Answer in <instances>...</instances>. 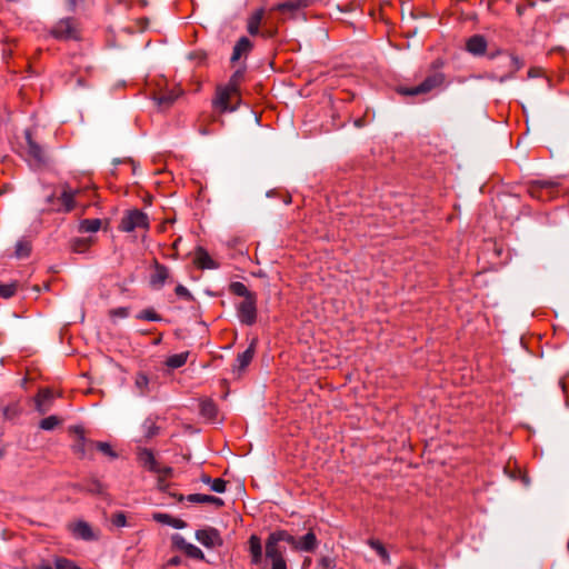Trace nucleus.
<instances>
[{
	"label": "nucleus",
	"mask_w": 569,
	"mask_h": 569,
	"mask_svg": "<svg viewBox=\"0 0 569 569\" xmlns=\"http://www.w3.org/2000/svg\"><path fill=\"white\" fill-rule=\"evenodd\" d=\"M244 76L243 69L236 70L229 79V82L226 86H219L217 88V96L213 100V104L216 108L220 109V111H234L237 104H232L233 100L239 102V86Z\"/></svg>",
	"instance_id": "nucleus-1"
},
{
	"label": "nucleus",
	"mask_w": 569,
	"mask_h": 569,
	"mask_svg": "<svg viewBox=\"0 0 569 569\" xmlns=\"http://www.w3.org/2000/svg\"><path fill=\"white\" fill-rule=\"evenodd\" d=\"M281 542H292L291 535L286 530L273 531L266 540V559L271 562V569H287L286 548Z\"/></svg>",
	"instance_id": "nucleus-2"
},
{
	"label": "nucleus",
	"mask_w": 569,
	"mask_h": 569,
	"mask_svg": "<svg viewBox=\"0 0 569 569\" xmlns=\"http://www.w3.org/2000/svg\"><path fill=\"white\" fill-rule=\"evenodd\" d=\"M24 140L26 144L22 147V157L28 164L34 170L46 167L50 161L47 149L32 138L30 130L24 131Z\"/></svg>",
	"instance_id": "nucleus-3"
},
{
	"label": "nucleus",
	"mask_w": 569,
	"mask_h": 569,
	"mask_svg": "<svg viewBox=\"0 0 569 569\" xmlns=\"http://www.w3.org/2000/svg\"><path fill=\"white\" fill-rule=\"evenodd\" d=\"M445 81V76L436 72L427 77L420 84L413 87H399L398 92L402 96H418L430 92L431 90L440 87Z\"/></svg>",
	"instance_id": "nucleus-4"
},
{
	"label": "nucleus",
	"mask_w": 569,
	"mask_h": 569,
	"mask_svg": "<svg viewBox=\"0 0 569 569\" xmlns=\"http://www.w3.org/2000/svg\"><path fill=\"white\" fill-rule=\"evenodd\" d=\"M522 67V62L518 57L511 53L500 54L499 68L506 69L505 73L495 72L491 74V79L499 81L500 83L511 79L513 74Z\"/></svg>",
	"instance_id": "nucleus-5"
},
{
	"label": "nucleus",
	"mask_w": 569,
	"mask_h": 569,
	"mask_svg": "<svg viewBox=\"0 0 569 569\" xmlns=\"http://www.w3.org/2000/svg\"><path fill=\"white\" fill-rule=\"evenodd\" d=\"M148 229V216L139 209L129 210L122 217L119 229L123 232H132L134 229Z\"/></svg>",
	"instance_id": "nucleus-6"
},
{
	"label": "nucleus",
	"mask_w": 569,
	"mask_h": 569,
	"mask_svg": "<svg viewBox=\"0 0 569 569\" xmlns=\"http://www.w3.org/2000/svg\"><path fill=\"white\" fill-rule=\"evenodd\" d=\"M82 193L81 189H73L68 183L61 186V193L58 198L60 207L56 209L58 212H71L80 204L77 198Z\"/></svg>",
	"instance_id": "nucleus-7"
},
{
	"label": "nucleus",
	"mask_w": 569,
	"mask_h": 569,
	"mask_svg": "<svg viewBox=\"0 0 569 569\" xmlns=\"http://www.w3.org/2000/svg\"><path fill=\"white\" fill-rule=\"evenodd\" d=\"M256 297L243 299L237 306V316L241 323L252 326L257 320Z\"/></svg>",
	"instance_id": "nucleus-8"
},
{
	"label": "nucleus",
	"mask_w": 569,
	"mask_h": 569,
	"mask_svg": "<svg viewBox=\"0 0 569 569\" xmlns=\"http://www.w3.org/2000/svg\"><path fill=\"white\" fill-rule=\"evenodd\" d=\"M196 539L206 548H217L222 546L223 540L219 530L212 527H206L196 531Z\"/></svg>",
	"instance_id": "nucleus-9"
},
{
	"label": "nucleus",
	"mask_w": 569,
	"mask_h": 569,
	"mask_svg": "<svg viewBox=\"0 0 569 569\" xmlns=\"http://www.w3.org/2000/svg\"><path fill=\"white\" fill-rule=\"evenodd\" d=\"M139 460L144 468L160 476L167 477L172 472L170 467H161L154 459L153 453L148 449H142L139 452Z\"/></svg>",
	"instance_id": "nucleus-10"
},
{
	"label": "nucleus",
	"mask_w": 569,
	"mask_h": 569,
	"mask_svg": "<svg viewBox=\"0 0 569 569\" xmlns=\"http://www.w3.org/2000/svg\"><path fill=\"white\" fill-rule=\"evenodd\" d=\"M292 542H288L291 548L296 551L311 552L318 546V539L311 531L300 538H296L291 535Z\"/></svg>",
	"instance_id": "nucleus-11"
},
{
	"label": "nucleus",
	"mask_w": 569,
	"mask_h": 569,
	"mask_svg": "<svg viewBox=\"0 0 569 569\" xmlns=\"http://www.w3.org/2000/svg\"><path fill=\"white\" fill-rule=\"evenodd\" d=\"M52 34L57 39L69 40L77 39V30L72 19L60 20L52 29Z\"/></svg>",
	"instance_id": "nucleus-12"
},
{
	"label": "nucleus",
	"mask_w": 569,
	"mask_h": 569,
	"mask_svg": "<svg viewBox=\"0 0 569 569\" xmlns=\"http://www.w3.org/2000/svg\"><path fill=\"white\" fill-rule=\"evenodd\" d=\"M53 399L54 396L50 389H40L34 399L37 411L40 415L47 413L51 409Z\"/></svg>",
	"instance_id": "nucleus-13"
},
{
	"label": "nucleus",
	"mask_w": 569,
	"mask_h": 569,
	"mask_svg": "<svg viewBox=\"0 0 569 569\" xmlns=\"http://www.w3.org/2000/svg\"><path fill=\"white\" fill-rule=\"evenodd\" d=\"M72 535L86 541H91L97 538L90 525L86 521L79 520L70 526Z\"/></svg>",
	"instance_id": "nucleus-14"
},
{
	"label": "nucleus",
	"mask_w": 569,
	"mask_h": 569,
	"mask_svg": "<svg viewBox=\"0 0 569 569\" xmlns=\"http://www.w3.org/2000/svg\"><path fill=\"white\" fill-rule=\"evenodd\" d=\"M488 43L483 36L475 34L466 42V50L472 56H483Z\"/></svg>",
	"instance_id": "nucleus-15"
},
{
	"label": "nucleus",
	"mask_w": 569,
	"mask_h": 569,
	"mask_svg": "<svg viewBox=\"0 0 569 569\" xmlns=\"http://www.w3.org/2000/svg\"><path fill=\"white\" fill-rule=\"evenodd\" d=\"M77 439L72 446L73 451L81 457H86L87 453L93 448L94 442L86 439L83 430L80 427L74 428Z\"/></svg>",
	"instance_id": "nucleus-16"
},
{
	"label": "nucleus",
	"mask_w": 569,
	"mask_h": 569,
	"mask_svg": "<svg viewBox=\"0 0 569 569\" xmlns=\"http://www.w3.org/2000/svg\"><path fill=\"white\" fill-rule=\"evenodd\" d=\"M256 346H257V339H253L249 347L241 353L238 355L234 363V370H244L251 360L253 359L254 352H256Z\"/></svg>",
	"instance_id": "nucleus-17"
},
{
	"label": "nucleus",
	"mask_w": 569,
	"mask_h": 569,
	"mask_svg": "<svg viewBox=\"0 0 569 569\" xmlns=\"http://www.w3.org/2000/svg\"><path fill=\"white\" fill-rule=\"evenodd\" d=\"M193 261L201 269H217L219 267L202 247L196 249Z\"/></svg>",
	"instance_id": "nucleus-18"
},
{
	"label": "nucleus",
	"mask_w": 569,
	"mask_h": 569,
	"mask_svg": "<svg viewBox=\"0 0 569 569\" xmlns=\"http://www.w3.org/2000/svg\"><path fill=\"white\" fill-rule=\"evenodd\" d=\"M249 552H250L252 565L258 566V565L262 563V561H263L262 545H261L260 538L256 535H252L249 538Z\"/></svg>",
	"instance_id": "nucleus-19"
},
{
	"label": "nucleus",
	"mask_w": 569,
	"mask_h": 569,
	"mask_svg": "<svg viewBox=\"0 0 569 569\" xmlns=\"http://www.w3.org/2000/svg\"><path fill=\"white\" fill-rule=\"evenodd\" d=\"M252 47V42L247 37H241L233 47L231 61L236 62L243 56H247L251 51Z\"/></svg>",
	"instance_id": "nucleus-20"
},
{
	"label": "nucleus",
	"mask_w": 569,
	"mask_h": 569,
	"mask_svg": "<svg viewBox=\"0 0 569 569\" xmlns=\"http://www.w3.org/2000/svg\"><path fill=\"white\" fill-rule=\"evenodd\" d=\"M264 17V9L260 8L252 12L248 18L247 30L251 36H258L260 32V24Z\"/></svg>",
	"instance_id": "nucleus-21"
},
{
	"label": "nucleus",
	"mask_w": 569,
	"mask_h": 569,
	"mask_svg": "<svg viewBox=\"0 0 569 569\" xmlns=\"http://www.w3.org/2000/svg\"><path fill=\"white\" fill-rule=\"evenodd\" d=\"M153 519L159 523L168 525L176 529H183L187 527L186 521L179 518H174L168 513L157 512L153 515Z\"/></svg>",
	"instance_id": "nucleus-22"
},
{
	"label": "nucleus",
	"mask_w": 569,
	"mask_h": 569,
	"mask_svg": "<svg viewBox=\"0 0 569 569\" xmlns=\"http://www.w3.org/2000/svg\"><path fill=\"white\" fill-rule=\"evenodd\" d=\"M187 500L192 503H212L217 507H221L223 505L222 499L202 493H192L187 497Z\"/></svg>",
	"instance_id": "nucleus-23"
},
{
	"label": "nucleus",
	"mask_w": 569,
	"mask_h": 569,
	"mask_svg": "<svg viewBox=\"0 0 569 569\" xmlns=\"http://www.w3.org/2000/svg\"><path fill=\"white\" fill-rule=\"evenodd\" d=\"M134 388L139 396H147L151 391L149 377L143 372L137 373L134 378Z\"/></svg>",
	"instance_id": "nucleus-24"
},
{
	"label": "nucleus",
	"mask_w": 569,
	"mask_h": 569,
	"mask_svg": "<svg viewBox=\"0 0 569 569\" xmlns=\"http://www.w3.org/2000/svg\"><path fill=\"white\" fill-rule=\"evenodd\" d=\"M169 277V270L161 264H156L154 271L151 276V283L157 287L163 286Z\"/></svg>",
	"instance_id": "nucleus-25"
},
{
	"label": "nucleus",
	"mask_w": 569,
	"mask_h": 569,
	"mask_svg": "<svg viewBox=\"0 0 569 569\" xmlns=\"http://www.w3.org/2000/svg\"><path fill=\"white\" fill-rule=\"evenodd\" d=\"M189 357V352L176 353L168 357L166 366L170 369H178L186 365Z\"/></svg>",
	"instance_id": "nucleus-26"
},
{
	"label": "nucleus",
	"mask_w": 569,
	"mask_h": 569,
	"mask_svg": "<svg viewBox=\"0 0 569 569\" xmlns=\"http://www.w3.org/2000/svg\"><path fill=\"white\" fill-rule=\"evenodd\" d=\"M201 481L209 485L214 492L222 493L226 491V481L221 478L211 479L209 476L203 475Z\"/></svg>",
	"instance_id": "nucleus-27"
},
{
	"label": "nucleus",
	"mask_w": 569,
	"mask_h": 569,
	"mask_svg": "<svg viewBox=\"0 0 569 569\" xmlns=\"http://www.w3.org/2000/svg\"><path fill=\"white\" fill-rule=\"evenodd\" d=\"M177 97H178V94H176L173 91H168V92L159 93L154 98V100L160 108H168L169 106H171L173 103V101L177 99Z\"/></svg>",
	"instance_id": "nucleus-28"
},
{
	"label": "nucleus",
	"mask_w": 569,
	"mask_h": 569,
	"mask_svg": "<svg viewBox=\"0 0 569 569\" xmlns=\"http://www.w3.org/2000/svg\"><path fill=\"white\" fill-rule=\"evenodd\" d=\"M368 545L377 552V555L380 557L382 562L389 563L390 556H389L387 549L383 547V545L380 541H378L376 539H370L368 541Z\"/></svg>",
	"instance_id": "nucleus-29"
},
{
	"label": "nucleus",
	"mask_w": 569,
	"mask_h": 569,
	"mask_svg": "<svg viewBox=\"0 0 569 569\" xmlns=\"http://www.w3.org/2000/svg\"><path fill=\"white\" fill-rule=\"evenodd\" d=\"M101 221L99 219H84L80 222V231L96 232L100 229Z\"/></svg>",
	"instance_id": "nucleus-30"
},
{
	"label": "nucleus",
	"mask_w": 569,
	"mask_h": 569,
	"mask_svg": "<svg viewBox=\"0 0 569 569\" xmlns=\"http://www.w3.org/2000/svg\"><path fill=\"white\" fill-rule=\"evenodd\" d=\"M142 432L146 439L152 438L158 432V427L152 418H147L142 423Z\"/></svg>",
	"instance_id": "nucleus-31"
},
{
	"label": "nucleus",
	"mask_w": 569,
	"mask_h": 569,
	"mask_svg": "<svg viewBox=\"0 0 569 569\" xmlns=\"http://www.w3.org/2000/svg\"><path fill=\"white\" fill-rule=\"evenodd\" d=\"M30 251H31V246H30L29 241L21 239L17 242L16 251H14V254L17 258H19V259L26 258L29 256Z\"/></svg>",
	"instance_id": "nucleus-32"
},
{
	"label": "nucleus",
	"mask_w": 569,
	"mask_h": 569,
	"mask_svg": "<svg viewBox=\"0 0 569 569\" xmlns=\"http://www.w3.org/2000/svg\"><path fill=\"white\" fill-rule=\"evenodd\" d=\"M231 291L237 296L243 297V299L256 297L242 282H233L231 284Z\"/></svg>",
	"instance_id": "nucleus-33"
},
{
	"label": "nucleus",
	"mask_w": 569,
	"mask_h": 569,
	"mask_svg": "<svg viewBox=\"0 0 569 569\" xmlns=\"http://www.w3.org/2000/svg\"><path fill=\"white\" fill-rule=\"evenodd\" d=\"M183 551L189 557H191L193 559H199V560H203L204 559V555H203L202 550L200 548H198L197 546L192 545V543H186Z\"/></svg>",
	"instance_id": "nucleus-34"
},
{
	"label": "nucleus",
	"mask_w": 569,
	"mask_h": 569,
	"mask_svg": "<svg viewBox=\"0 0 569 569\" xmlns=\"http://www.w3.org/2000/svg\"><path fill=\"white\" fill-rule=\"evenodd\" d=\"M217 413L216 406L212 401L206 400L201 403V415L207 418H214Z\"/></svg>",
	"instance_id": "nucleus-35"
},
{
	"label": "nucleus",
	"mask_w": 569,
	"mask_h": 569,
	"mask_svg": "<svg viewBox=\"0 0 569 569\" xmlns=\"http://www.w3.org/2000/svg\"><path fill=\"white\" fill-rule=\"evenodd\" d=\"M60 420L56 416H49L40 421V428L43 430H53Z\"/></svg>",
	"instance_id": "nucleus-36"
},
{
	"label": "nucleus",
	"mask_w": 569,
	"mask_h": 569,
	"mask_svg": "<svg viewBox=\"0 0 569 569\" xmlns=\"http://www.w3.org/2000/svg\"><path fill=\"white\" fill-rule=\"evenodd\" d=\"M17 287L13 283H2L0 281V297L10 298L16 293Z\"/></svg>",
	"instance_id": "nucleus-37"
},
{
	"label": "nucleus",
	"mask_w": 569,
	"mask_h": 569,
	"mask_svg": "<svg viewBox=\"0 0 569 569\" xmlns=\"http://www.w3.org/2000/svg\"><path fill=\"white\" fill-rule=\"evenodd\" d=\"M138 319L148 320V321H159L160 316L153 311L152 309L142 310L137 315Z\"/></svg>",
	"instance_id": "nucleus-38"
},
{
	"label": "nucleus",
	"mask_w": 569,
	"mask_h": 569,
	"mask_svg": "<svg viewBox=\"0 0 569 569\" xmlns=\"http://www.w3.org/2000/svg\"><path fill=\"white\" fill-rule=\"evenodd\" d=\"M56 567L57 569H81L74 562L66 558H57Z\"/></svg>",
	"instance_id": "nucleus-39"
},
{
	"label": "nucleus",
	"mask_w": 569,
	"mask_h": 569,
	"mask_svg": "<svg viewBox=\"0 0 569 569\" xmlns=\"http://www.w3.org/2000/svg\"><path fill=\"white\" fill-rule=\"evenodd\" d=\"M94 447L99 451H101L102 453H104V455H107L109 457H112V458L116 457L114 451L112 450L111 446L108 442H94L93 448Z\"/></svg>",
	"instance_id": "nucleus-40"
},
{
	"label": "nucleus",
	"mask_w": 569,
	"mask_h": 569,
	"mask_svg": "<svg viewBox=\"0 0 569 569\" xmlns=\"http://www.w3.org/2000/svg\"><path fill=\"white\" fill-rule=\"evenodd\" d=\"M87 490L94 495H102L104 492L103 486L98 480H92L88 487Z\"/></svg>",
	"instance_id": "nucleus-41"
},
{
	"label": "nucleus",
	"mask_w": 569,
	"mask_h": 569,
	"mask_svg": "<svg viewBox=\"0 0 569 569\" xmlns=\"http://www.w3.org/2000/svg\"><path fill=\"white\" fill-rule=\"evenodd\" d=\"M112 525L116 527H124L127 525V519L123 512L116 513L112 519Z\"/></svg>",
	"instance_id": "nucleus-42"
},
{
	"label": "nucleus",
	"mask_w": 569,
	"mask_h": 569,
	"mask_svg": "<svg viewBox=\"0 0 569 569\" xmlns=\"http://www.w3.org/2000/svg\"><path fill=\"white\" fill-rule=\"evenodd\" d=\"M320 566L322 569H335L336 568V561L333 558L330 557H322L320 560Z\"/></svg>",
	"instance_id": "nucleus-43"
},
{
	"label": "nucleus",
	"mask_w": 569,
	"mask_h": 569,
	"mask_svg": "<svg viewBox=\"0 0 569 569\" xmlns=\"http://www.w3.org/2000/svg\"><path fill=\"white\" fill-rule=\"evenodd\" d=\"M276 9L281 12L293 11L297 9V6L293 2H283V3L277 4Z\"/></svg>",
	"instance_id": "nucleus-44"
},
{
	"label": "nucleus",
	"mask_w": 569,
	"mask_h": 569,
	"mask_svg": "<svg viewBox=\"0 0 569 569\" xmlns=\"http://www.w3.org/2000/svg\"><path fill=\"white\" fill-rule=\"evenodd\" d=\"M88 248V243L86 240H77L73 243V250L77 252H84Z\"/></svg>",
	"instance_id": "nucleus-45"
},
{
	"label": "nucleus",
	"mask_w": 569,
	"mask_h": 569,
	"mask_svg": "<svg viewBox=\"0 0 569 569\" xmlns=\"http://www.w3.org/2000/svg\"><path fill=\"white\" fill-rule=\"evenodd\" d=\"M176 293H177V296L186 298V299H189L191 297L189 290L182 284L177 286Z\"/></svg>",
	"instance_id": "nucleus-46"
},
{
	"label": "nucleus",
	"mask_w": 569,
	"mask_h": 569,
	"mask_svg": "<svg viewBox=\"0 0 569 569\" xmlns=\"http://www.w3.org/2000/svg\"><path fill=\"white\" fill-rule=\"evenodd\" d=\"M129 315V311L127 308H118L111 311L112 317H120L126 318Z\"/></svg>",
	"instance_id": "nucleus-47"
},
{
	"label": "nucleus",
	"mask_w": 569,
	"mask_h": 569,
	"mask_svg": "<svg viewBox=\"0 0 569 569\" xmlns=\"http://www.w3.org/2000/svg\"><path fill=\"white\" fill-rule=\"evenodd\" d=\"M173 542L176 546H178L179 548H181L182 550L184 549V545L188 543L183 537L179 536V535H176L173 537Z\"/></svg>",
	"instance_id": "nucleus-48"
},
{
	"label": "nucleus",
	"mask_w": 569,
	"mask_h": 569,
	"mask_svg": "<svg viewBox=\"0 0 569 569\" xmlns=\"http://www.w3.org/2000/svg\"><path fill=\"white\" fill-rule=\"evenodd\" d=\"M54 201H56V196H54V193H51V194H49V196L46 198V203H47L48 206H52V204L54 203Z\"/></svg>",
	"instance_id": "nucleus-49"
},
{
	"label": "nucleus",
	"mask_w": 569,
	"mask_h": 569,
	"mask_svg": "<svg viewBox=\"0 0 569 569\" xmlns=\"http://www.w3.org/2000/svg\"><path fill=\"white\" fill-rule=\"evenodd\" d=\"M38 569H57V567H52L51 565L49 563H41Z\"/></svg>",
	"instance_id": "nucleus-50"
},
{
	"label": "nucleus",
	"mask_w": 569,
	"mask_h": 569,
	"mask_svg": "<svg viewBox=\"0 0 569 569\" xmlns=\"http://www.w3.org/2000/svg\"><path fill=\"white\" fill-rule=\"evenodd\" d=\"M158 487H159L161 490H163V489H164V480H163V478H159Z\"/></svg>",
	"instance_id": "nucleus-51"
},
{
	"label": "nucleus",
	"mask_w": 569,
	"mask_h": 569,
	"mask_svg": "<svg viewBox=\"0 0 569 569\" xmlns=\"http://www.w3.org/2000/svg\"><path fill=\"white\" fill-rule=\"evenodd\" d=\"M200 133H201V134H208V133H209V131H208L207 129H201V130H200Z\"/></svg>",
	"instance_id": "nucleus-52"
},
{
	"label": "nucleus",
	"mask_w": 569,
	"mask_h": 569,
	"mask_svg": "<svg viewBox=\"0 0 569 569\" xmlns=\"http://www.w3.org/2000/svg\"><path fill=\"white\" fill-rule=\"evenodd\" d=\"M171 563L177 565V563H179V560H178L177 558H173V559L171 560Z\"/></svg>",
	"instance_id": "nucleus-53"
},
{
	"label": "nucleus",
	"mask_w": 569,
	"mask_h": 569,
	"mask_svg": "<svg viewBox=\"0 0 569 569\" xmlns=\"http://www.w3.org/2000/svg\"><path fill=\"white\" fill-rule=\"evenodd\" d=\"M529 77H536V73H535V71H533V70H530V71H529Z\"/></svg>",
	"instance_id": "nucleus-54"
}]
</instances>
